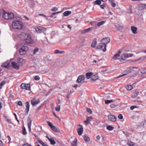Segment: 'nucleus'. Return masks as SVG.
Segmentation results:
<instances>
[{
    "label": "nucleus",
    "mask_w": 146,
    "mask_h": 146,
    "mask_svg": "<svg viewBox=\"0 0 146 146\" xmlns=\"http://www.w3.org/2000/svg\"><path fill=\"white\" fill-rule=\"evenodd\" d=\"M20 40H25L26 44L32 43L33 40L31 35L24 33H22L18 36Z\"/></svg>",
    "instance_id": "1"
},
{
    "label": "nucleus",
    "mask_w": 146,
    "mask_h": 146,
    "mask_svg": "<svg viewBox=\"0 0 146 146\" xmlns=\"http://www.w3.org/2000/svg\"><path fill=\"white\" fill-rule=\"evenodd\" d=\"M12 26L15 29H20L22 27L23 23L19 21H15L12 22Z\"/></svg>",
    "instance_id": "2"
},
{
    "label": "nucleus",
    "mask_w": 146,
    "mask_h": 146,
    "mask_svg": "<svg viewBox=\"0 0 146 146\" xmlns=\"http://www.w3.org/2000/svg\"><path fill=\"white\" fill-rule=\"evenodd\" d=\"M3 17L5 19L9 20L11 19L14 18V15L12 13H9L5 12L3 13Z\"/></svg>",
    "instance_id": "3"
},
{
    "label": "nucleus",
    "mask_w": 146,
    "mask_h": 146,
    "mask_svg": "<svg viewBox=\"0 0 146 146\" xmlns=\"http://www.w3.org/2000/svg\"><path fill=\"white\" fill-rule=\"evenodd\" d=\"M133 56V54H132L124 53L121 55L120 61L121 62L122 60H124L125 58L132 57Z\"/></svg>",
    "instance_id": "4"
},
{
    "label": "nucleus",
    "mask_w": 146,
    "mask_h": 146,
    "mask_svg": "<svg viewBox=\"0 0 146 146\" xmlns=\"http://www.w3.org/2000/svg\"><path fill=\"white\" fill-rule=\"evenodd\" d=\"M106 44L103 43H100L97 46V48L98 49H100L104 52H105L106 50Z\"/></svg>",
    "instance_id": "5"
},
{
    "label": "nucleus",
    "mask_w": 146,
    "mask_h": 146,
    "mask_svg": "<svg viewBox=\"0 0 146 146\" xmlns=\"http://www.w3.org/2000/svg\"><path fill=\"white\" fill-rule=\"evenodd\" d=\"M121 54V51L120 50H119L111 58V60L113 61L114 60H120L121 58H119Z\"/></svg>",
    "instance_id": "6"
},
{
    "label": "nucleus",
    "mask_w": 146,
    "mask_h": 146,
    "mask_svg": "<svg viewBox=\"0 0 146 146\" xmlns=\"http://www.w3.org/2000/svg\"><path fill=\"white\" fill-rule=\"evenodd\" d=\"M21 89H25L27 90H30L31 89L30 84H29L22 83L20 85Z\"/></svg>",
    "instance_id": "7"
},
{
    "label": "nucleus",
    "mask_w": 146,
    "mask_h": 146,
    "mask_svg": "<svg viewBox=\"0 0 146 146\" xmlns=\"http://www.w3.org/2000/svg\"><path fill=\"white\" fill-rule=\"evenodd\" d=\"M132 71V69L131 68H128L126 69V70H125L123 72V74L122 75L119 76L115 78H119L123 76H125V75H127V74H129V73L131 72Z\"/></svg>",
    "instance_id": "8"
},
{
    "label": "nucleus",
    "mask_w": 146,
    "mask_h": 146,
    "mask_svg": "<svg viewBox=\"0 0 146 146\" xmlns=\"http://www.w3.org/2000/svg\"><path fill=\"white\" fill-rule=\"evenodd\" d=\"M46 28L40 27H38L36 28V31L38 33H41L46 30Z\"/></svg>",
    "instance_id": "9"
},
{
    "label": "nucleus",
    "mask_w": 146,
    "mask_h": 146,
    "mask_svg": "<svg viewBox=\"0 0 146 146\" xmlns=\"http://www.w3.org/2000/svg\"><path fill=\"white\" fill-rule=\"evenodd\" d=\"M84 80V76L83 75H80L78 76L76 80V82L78 83H82Z\"/></svg>",
    "instance_id": "10"
},
{
    "label": "nucleus",
    "mask_w": 146,
    "mask_h": 146,
    "mask_svg": "<svg viewBox=\"0 0 146 146\" xmlns=\"http://www.w3.org/2000/svg\"><path fill=\"white\" fill-rule=\"evenodd\" d=\"M40 101L39 99H38L36 100L35 98H34L32 99L31 100V104L33 106H34L40 103Z\"/></svg>",
    "instance_id": "11"
},
{
    "label": "nucleus",
    "mask_w": 146,
    "mask_h": 146,
    "mask_svg": "<svg viewBox=\"0 0 146 146\" xmlns=\"http://www.w3.org/2000/svg\"><path fill=\"white\" fill-rule=\"evenodd\" d=\"M108 119L111 121L115 122L116 120V118L115 116L113 115H109L108 116Z\"/></svg>",
    "instance_id": "12"
},
{
    "label": "nucleus",
    "mask_w": 146,
    "mask_h": 146,
    "mask_svg": "<svg viewBox=\"0 0 146 146\" xmlns=\"http://www.w3.org/2000/svg\"><path fill=\"white\" fill-rule=\"evenodd\" d=\"M12 66L13 68L17 69H19V66L18 63H16L15 62H11Z\"/></svg>",
    "instance_id": "13"
},
{
    "label": "nucleus",
    "mask_w": 146,
    "mask_h": 146,
    "mask_svg": "<svg viewBox=\"0 0 146 146\" xmlns=\"http://www.w3.org/2000/svg\"><path fill=\"white\" fill-rule=\"evenodd\" d=\"M26 109L25 111L26 113L27 114L28 113V112L29 110L30 105L29 102H27L25 103Z\"/></svg>",
    "instance_id": "14"
},
{
    "label": "nucleus",
    "mask_w": 146,
    "mask_h": 146,
    "mask_svg": "<svg viewBox=\"0 0 146 146\" xmlns=\"http://www.w3.org/2000/svg\"><path fill=\"white\" fill-rule=\"evenodd\" d=\"M46 137L50 142L51 144L52 145H54L56 143L55 141L53 139L50 138L48 136H46Z\"/></svg>",
    "instance_id": "15"
},
{
    "label": "nucleus",
    "mask_w": 146,
    "mask_h": 146,
    "mask_svg": "<svg viewBox=\"0 0 146 146\" xmlns=\"http://www.w3.org/2000/svg\"><path fill=\"white\" fill-rule=\"evenodd\" d=\"M110 39L108 37L104 38L102 40V42H104V43H105L106 45L110 42Z\"/></svg>",
    "instance_id": "16"
},
{
    "label": "nucleus",
    "mask_w": 146,
    "mask_h": 146,
    "mask_svg": "<svg viewBox=\"0 0 146 146\" xmlns=\"http://www.w3.org/2000/svg\"><path fill=\"white\" fill-rule=\"evenodd\" d=\"M83 127H80L78 128L77 130V131L78 135H81L83 133Z\"/></svg>",
    "instance_id": "17"
},
{
    "label": "nucleus",
    "mask_w": 146,
    "mask_h": 146,
    "mask_svg": "<svg viewBox=\"0 0 146 146\" xmlns=\"http://www.w3.org/2000/svg\"><path fill=\"white\" fill-rule=\"evenodd\" d=\"M131 30L132 33L134 34H136L137 33V28L135 26H131Z\"/></svg>",
    "instance_id": "18"
},
{
    "label": "nucleus",
    "mask_w": 146,
    "mask_h": 146,
    "mask_svg": "<svg viewBox=\"0 0 146 146\" xmlns=\"http://www.w3.org/2000/svg\"><path fill=\"white\" fill-rule=\"evenodd\" d=\"M91 28L92 27L84 29L83 30L81 31H80V33L82 34L85 33H88L90 31Z\"/></svg>",
    "instance_id": "19"
},
{
    "label": "nucleus",
    "mask_w": 146,
    "mask_h": 146,
    "mask_svg": "<svg viewBox=\"0 0 146 146\" xmlns=\"http://www.w3.org/2000/svg\"><path fill=\"white\" fill-rule=\"evenodd\" d=\"M32 121L30 119L28 121V127L29 129V132H31V125Z\"/></svg>",
    "instance_id": "20"
},
{
    "label": "nucleus",
    "mask_w": 146,
    "mask_h": 146,
    "mask_svg": "<svg viewBox=\"0 0 146 146\" xmlns=\"http://www.w3.org/2000/svg\"><path fill=\"white\" fill-rule=\"evenodd\" d=\"M92 118L91 117H87L86 120L84 121V122L87 124H89L90 123V120L92 119Z\"/></svg>",
    "instance_id": "21"
},
{
    "label": "nucleus",
    "mask_w": 146,
    "mask_h": 146,
    "mask_svg": "<svg viewBox=\"0 0 146 146\" xmlns=\"http://www.w3.org/2000/svg\"><path fill=\"white\" fill-rule=\"evenodd\" d=\"M92 74L93 73L91 72H88L86 73V78L87 79H90Z\"/></svg>",
    "instance_id": "22"
},
{
    "label": "nucleus",
    "mask_w": 146,
    "mask_h": 146,
    "mask_svg": "<svg viewBox=\"0 0 146 146\" xmlns=\"http://www.w3.org/2000/svg\"><path fill=\"white\" fill-rule=\"evenodd\" d=\"M51 129L54 131L57 132L59 133L60 132V130L58 129H57L53 125L51 128Z\"/></svg>",
    "instance_id": "23"
},
{
    "label": "nucleus",
    "mask_w": 146,
    "mask_h": 146,
    "mask_svg": "<svg viewBox=\"0 0 146 146\" xmlns=\"http://www.w3.org/2000/svg\"><path fill=\"white\" fill-rule=\"evenodd\" d=\"M65 51L64 50L60 51L58 50H56L54 51V53L55 54H62L64 53Z\"/></svg>",
    "instance_id": "24"
},
{
    "label": "nucleus",
    "mask_w": 146,
    "mask_h": 146,
    "mask_svg": "<svg viewBox=\"0 0 146 146\" xmlns=\"http://www.w3.org/2000/svg\"><path fill=\"white\" fill-rule=\"evenodd\" d=\"M77 139L76 137L75 138L74 140L71 143L72 146H77Z\"/></svg>",
    "instance_id": "25"
},
{
    "label": "nucleus",
    "mask_w": 146,
    "mask_h": 146,
    "mask_svg": "<svg viewBox=\"0 0 146 146\" xmlns=\"http://www.w3.org/2000/svg\"><path fill=\"white\" fill-rule=\"evenodd\" d=\"M29 4L31 7L33 8L35 7V4L33 1L30 0L29 2Z\"/></svg>",
    "instance_id": "26"
},
{
    "label": "nucleus",
    "mask_w": 146,
    "mask_h": 146,
    "mask_svg": "<svg viewBox=\"0 0 146 146\" xmlns=\"http://www.w3.org/2000/svg\"><path fill=\"white\" fill-rule=\"evenodd\" d=\"M71 13V12L70 11H66L63 13V15L65 16H68L70 15Z\"/></svg>",
    "instance_id": "27"
},
{
    "label": "nucleus",
    "mask_w": 146,
    "mask_h": 146,
    "mask_svg": "<svg viewBox=\"0 0 146 146\" xmlns=\"http://www.w3.org/2000/svg\"><path fill=\"white\" fill-rule=\"evenodd\" d=\"M9 64L10 63L9 62H5L2 64V66H3L5 68H7L8 66L9 65Z\"/></svg>",
    "instance_id": "28"
},
{
    "label": "nucleus",
    "mask_w": 146,
    "mask_h": 146,
    "mask_svg": "<svg viewBox=\"0 0 146 146\" xmlns=\"http://www.w3.org/2000/svg\"><path fill=\"white\" fill-rule=\"evenodd\" d=\"M101 1L104 2V1L103 0H97L94 2L95 4L99 5H100L101 3Z\"/></svg>",
    "instance_id": "29"
},
{
    "label": "nucleus",
    "mask_w": 146,
    "mask_h": 146,
    "mask_svg": "<svg viewBox=\"0 0 146 146\" xmlns=\"http://www.w3.org/2000/svg\"><path fill=\"white\" fill-rule=\"evenodd\" d=\"M97 44L96 40H93L91 44V46L93 48H95Z\"/></svg>",
    "instance_id": "30"
},
{
    "label": "nucleus",
    "mask_w": 146,
    "mask_h": 146,
    "mask_svg": "<svg viewBox=\"0 0 146 146\" xmlns=\"http://www.w3.org/2000/svg\"><path fill=\"white\" fill-rule=\"evenodd\" d=\"M98 78V75L96 74H95L94 75L92 76H91V79L93 80H97Z\"/></svg>",
    "instance_id": "31"
},
{
    "label": "nucleus",
    "mask_w": 146,
    "mask_h": 146,
    "mask_svg": "<svg viewBox=\"0 0 146 146\" xmlns=\"http://www.w3.org/2000/svg\"><path fill=\"white\" fill-rule=\"evenodd\" d=\"M83 138L85 141H88L90 140L89 137L86 135H84L83 136Z\"/></svg>",
    "instance_id": "32"
},
{
    "label": "nucleus",
    "mask_w": 146,
    "mask_h": 146,
    "mask_svg": "<svg viewBox=\"0 0 146 146\" xmlns=\"http://www.w3.org/2000/svg\"><path fill=\"white\" fill-rule=\"evenodd\" d=\"M106 22V21H101L98 23L97 26L98 27H99L100 26H101L102 25H103L104 23H105Z\"/></svg>",
    "instance_id": "33"
},
{
    "label": "nucleus",
    "mask_w": 146,
    "mask_h": 146,
    "mask_svg": "<svg viewBox=\"0 0 146 146\" xmlns=\"http://www.w3.org/2000/svg\"><path fill=\"white\" fill-rule=\"evenodd\" d=\"M126 88L127 90L130 91L132 89L133 87L131 85H127L126 86Z\"/></svg>",
    "instance_id": "34"
},
{
    "label": "nucleus",
    "mask_w": 146,
    "mask_h": 146,
    "mask_svg": "<svg viewBox=\"0 0 146 146\" xmlns=\"http://www.w3.org/2000/svg\"><path fill=\"white\" fill-rule=\"evenodd\" d=\"M26 52L23 51V49H22V48H21L19 50V53L21 55H23Z\"/></svg>",
    "instance_id": "35"
},
{
    "label": "nucleus",
    "mask_w": 146,
    "mask_h": 146,
    "mask_svg": "<svg viewBox=\"0 0 146 146\" xmlns=\"http://www.w3.org/2000/svg\"><path fill=\"white\" fill-rule=\"evenodd\" d=\"M23 50V51H25V52H26L29 49V48L28 47L26 46H23L21 48Z\"/></svg>",
    "instance_id": "36"
},
{
    "label": "nucleus",
    "mask_w": 146,
    "mask_h": 146,
    "mask_svg": "<svg viewBox=\"0 0 146 146\" xmlns=\"http://www.w3.org/2000/svg\"><path fill=\"white\" fill-rule=\"evenodd\" d=\"M114 102V100H107L105 101V104H108L111 102Z\"/></svg>",
    "instance_id": "37"
},
{
    "label": "nucleus",
    "mask_w": 146,
    "mask_h": 146,
    "mask_svg": "<svg viewBox=\"0 0 146 146\" xmlns=\"http://www.w3.org/2000/svg\"><path fill=\"white\" fill-rule=\"evenodd\" d=\"M106 128L107 129L110 130L111 131L114 128V127L111 126H107L106 127Z\"/></svg>",
    "instance_id": "38"
},
{
    "label": "nucleus",
    "mask_w": 146,
    "mask_h": 146,
    "mask_svg": "<svg viewBox=\"0 0 146 146\" xmlns=\"http://www.w3.org/2000/svg\"><path fill=\"white\" fill-rule=\"evenodd\" d=\"M22 133L23 135H26L27 133L26 129L25 127H23V128Z\"/></svg>",
    "instance_id": "39"
},
{
    "label": "nucleus",
    "mask_w": 146,
    "mask_h": 146,
    "mask_svg": "<svg viewBox=\"0 0 146 146\" xmlns=\"http://www.w3.org/2000/svg\"><path fill=\"white\" fill-rule=\"evenodd\" d=\"M127 144L129 146H134L133 143L131 141H129L128 142Z\"/></svg>",
    "instance_id": "40"
},
{
    "label": "nucleus",
    "mask_w": 146,
    "mask_h": 146,
    "mask_svg": "<svg viewBox=\"0 0 146 146\" xmlns=\"http://www.w3.org/2000/svg\"><path fill=\"white\" fill-rule=\"evenodd\" d=\"M38 52V48L35 49L33 51V54H35L36 53Z\"/></svg>",
    "instance_id": "41"
},
{
    "label": "nucleus",
    "mask_w": 146,
    "mask_h": 146,
    "mask_svg": "<svg viewBox=\"0 0 146 146\" xmlns=\"http://www.w3.org/2000/svg\"><path fill=\"white\" fill-rule=\"evenodd\" d=\"M43 104H41L40 105L39 107H38L36 109V111H38L39 110H40L41 108L43 106Z\"/></svg>",
    "instance_id": "42"
},
{
    "label": "nucleus",
    "mask_w": 146,
    "mask_h": 146,
    "mask_svg": "<svg viewBox=\"0 0 146 146\" xmlns=\"http://www.w3.org/2000/svg\"><path fill=\"white\" fill-rule=\"evenodd\" d=\"M106 4L105 3H104L102 5H100V7L102 9H104V8L106 7Z\"/></svg>",
    "instance_id": "43"
},
{
    "label": "nucleus",
    "mask_w": 146,
    "mask_h": 146,
    "mask_svg": "<svg viewBox=\"0 0 146 146\" xmlns=\"http://www.w3.org/2000/svg\"><path fill=\"white\" fill-rule=\"evenodd\" d=\"M3 101L2 99L0 98V110L3 106Z\"/></svg>",
    "instance_id": "44"
},
{
    "label": "nucleus",
    "mask_w": 146,
    "mask_h": 146,
    "mask_svg": "<svg viewBox=\"0 0 146 146\" xmlns=\"http://www.w3.org/2000/svg\"><path fill=\"white\" fill-rule=\"evenodd\" d=\"M46 122L48 125L51 127V128L53 126L52 123H50L49 121H47Z\"/></svg>",
    "instance_id": "45"
},
{
    "label": "nucleus",
    "mask_w": 146,
    "mask_h": 146,
    "mask_svg": "<svg viewBox=\"0 0 146 146\" xmlns=\"http://www.w3.org/2000/svg\"><path fill=\"white\" fill-rule=\"evenodd\" d=\"M139 92L137 90H136L134 92V95L135 97L137 96L139 94Z\"/></svg>",
    "instance_id": "46"
},
{
    "label": "nucleus",
    "mask_w": 146,
    "mask_h": 146,
    "mask_svg": "<svg viewBox=\"0 0 146 146\" xmlns=\"http://www.w3.org/2000/svg\"><path fill=\"white\" fill-rule=\"evenodd\" d=\"M40 77L38 76H35L34 78V79L36 80H40Z\"/></svg>",
    "instance_id": "47"
},
{
    "label": "nucleus",
    "mask_w": 146,
    "mask_h": 146,
    "mask_svg": "<svg viewBox=\"0 0 146 146\" xmlns=\"http://www.w3.org/2000/svg\"><path fill=\"white\" fill-rule=\"evenodd\" d=\"M56 110V111H59L60 110V106H58L56 107L55 108Z\"/></svg>",
    "instance_id": "48"
},
{
    "label": "nucleus",
    "mask_w": 146,
    "mask_h": 146,
    "mask_svg": "<svg viewBox=\"0 0 146 146\" xmlns=\"http://www.w3.org/2000/svg\"><path fill=\"white\" fill-rule=\"evenodd\" d=\"M86 110L87 112L89 113L90 114H91L92 113V111L91 109L89 108H87L86 109Z\"/></svg>",
    "instance_id": "49"
},
{
    "label": "nucleus",
    "mask_w": 146,
    "mask_h": 146,
    "mask_svg": "<svg viewBox=\"0 0 146 146\" xmlns=\"http://www.w3.org/2000/svg\"><path fill=\"white\" fill-rule=\"evenodd\" d=\"M18 105L20 106H23V103L21 101H19L18 102Z\"/></svg>",
    "instance_id": "50"
},
{
    "label": "nucleus",
    "mask_w": 146,
    "mask_h": 146,
    "mask_svg": "<svg viewBox=\"0 0 146 146\" xmlns=\"http://www.w3.org/2000/svg\"><path fill=\"white\" fill-rule=\"evenodd\" d=\"M58 9L57 7H54L51 9V11H56Z\"/></svg>",
    "instance_id": "51"
},
{
    "label": "nucleus",
    "mask_w": 146,
    "mask_h": 146,
    "mask_svg": "<svg viewBox=\"0 0 146 146\" xmlns=\"http://www.w3.org/2000/svg\"><path fill=\"white\" fill-rule=\"evenodd\" d=\"M137 108V107L136 106H131V107H130V110H133L134 108Z\"/></svg>",
    "instance_id": "52"
},
{
    "label": "nucleus",
    "mask_w": 146,
    "mask_h": 146,
    "mask_svg": "<svg viewBox=\"0 0 146 146\" xmlns=\"http://www.w3.org/2000/svg\"><path fill=\"white\" fill-rule=\"evenodd\" d=\"M118 118L120 119H123V116L121 114H119L118 115Z\"/></svg>",
    "instance_id": "53"
},
{
    "label": "nucleus",
    "mask_w": 146,
    "mask_h": 146,
    "mask_svg": "<svg viewBox=\"0 0 146 146\" xmlns=\"http://www.w3.org/2000/svg\"><path fill=\"white\" fill-rule=\"evenodd\" d=\"M111 3V5L112 7H114L116 6V5L115 3L113 2Z\"/></svg>",
    "instance_id": "54"
},
{
    "label": "nucleus",
    "mask_w": 146,
    "mask_h": 146,
    "mask_svg": "<svg viewBox=\"0 0 146 146\" xmlns=\"http://www.w3.org/2000/svg\"><path fill=\"white\" fill-rule=\"evenodd\" d=\"M116 106L114 104H112L110 105V107L111 108H113L115 107Z\"/></svg>",
    "instance_id": "55"
},
{
    "label": "nucleus",
    "mask_w": 146,
    "mask_h": 146,
    "mask_svg": "<svg viewBox=\"0 0 146 146\" xmlns=\"http://www.w3.org/2000/svg\"><path fill=\"white\" fill-rule=\"evenodd\" d=\"M5 82L4 81H2L0 84V86L1 87H2V86L5 84Z\"/></svg>",
    "instance_id": "56"
},
{
    "label": "nucleus",
    "mask_w": 146,
    "mask_h": 146,
    "mask_svg": "<svg viewBox=\"0 0 146 146\" xmlns=\"http://www.w3.org/2000/svg\"><path fill=\"white\" fill-rule=\"evenodd\" d=\"M13 114H14V115L15 116L17 121L19 123V121L17 119V115H16V113H14Z\"/></svg>",
    "instance_id": "57"
},
{
    "label": "nucleus",
    "mask_w": 146,
    "mask_h": 146,
    "mask_svg": "<svg viewBox=\"0 0 146 146\" xmlns=\"http://www.w3.org/2000/svg\"><path fill=\"white\" fill-rule=\"evenodd\" d=\"M146 58V56L145 57H142L140 58H139L138 60H144L145 58Z\"/></svg>",
    "instance_id": "58"
},
{
    "label": "nucleus",
    "mask_w": 146,
    "mask_h": 146,
    "mask_svg": "<svg viewBox=\"0 0 146 146\" xmlns=\"http://www.w3.org/2000/svg\"><path fill=\"white\" fill-rule=\"evenodd\" d=\"M62 12V11H58L56 13H52V15H56V14L58 13H61Z\"/></svg>",
    "instance_id": "59"
},
{
    "label": "nucleus",
    "mask_w": 146,
    "mask_h": 146,
    "mask_svg": "<svg viewBox=\"0 0 146 146\" xmlns=\"http://www.w3.org/2000/svg\"><path fill=\"white\" fill-rule=\"evenodd\" d=\"M7 121L9 123H10L11 124H13L12 122H11V121L10 120V119H7Z\"/></svg>",
    "instance_id": "60"
},
{
    "label": "nucleus",
    "mask_w": 146,
    "mask_h": 146,
    "mask_svg": "<svg viewBox=\"0 0 146 146\" xmlns=\"http://www.w3.org/2000/svg\"><path fill=\"white\" fill-rule=\"evenodd\" d=\"M141 73L143 74H145L146 73V70H143L141 72Z\"/></svg>",
    "instance_id": "61"
},
{
    "label": "nucleus",
    "mask_w": 146,
    "mask_h": 146,
    "mask_svg": "<svg viewBox=\"0 0 146 146\" xmlns=\"http://www.w3.org/2000/svg\"><path fill=\"white\" fill-rule=\"evenodd\" d=\"M23 146H31V145L28 143H26L23 144Z\"/></svg>",
    "instance_id": "62"
},
{
    "label": "nucleus",
    "mask_w": 146,
    "mask_h": 146,
    "mask_svg": "<svg viewBox=\"0 0 146 146\" xmlns=\"http://www.w3.org/2000/svg\"><path fill=\"white\" fill-rule=\"evenodd\" d=\"M38 15H39V16H43V17H46V15H45L44 14H38Z\"/></svg>",
    "instance_id": "63"
},
{
    "label": "nucleus",
    "mask_w": 146,
    "mask_h": 146,
    "mask_svg": "<svg viewBox=\"0 0 146 146\" xmlns=\"http://www.w3.org/2000/svg\"><path fill=\"white\" fill-rule=\"evenodd\" d=\"M100 138V137L99 135L96 136V139L98 140H99Z\"/></svg>",
    "instance_id": "64"
}]
</instances>
